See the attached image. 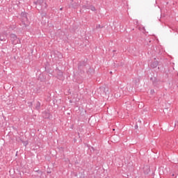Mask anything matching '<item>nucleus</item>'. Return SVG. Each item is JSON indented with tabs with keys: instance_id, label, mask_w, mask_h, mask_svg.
<instances>
[{
	"instance_id": "f257e3e1",
	"label": "nucleus",
	"mask_w": 178,
	"mask_h": 178,
	"mask_svg": "<svg viewBox=\"0 0 178 178\" xmlns=\"http://www.w3.org/2000/svg\"><path fill=\"white\" fill-rule=\"evenodd\" d=\"M10 40L13 45H17V44H20L21 42L20 39L15 33L10 34Z\"/></svg>"
},
{
	"instance_id": "f03ea898",
	"label": "nucleus",
	"mask_w": 178,
	"mask_h": 178,
	"mask_svg": "<svg viewBox=\"0 0 178 178\" xmlns=\"http://www.w3.org/2000/svg\"><path fill=\"white\" fill-rule=\"evenodd\" d=\"M21 19H22V24L24 26V27H27V26H29V18L27 17V13L22 12Z\"/></svg>"
},
{
	"instance_id": "7ed1b4c3",
	"label": "nucleus",
	"mask_w": 178,
	"mask_h": 178,
	"mask_svg": "<svg viewBox=\"0 0 178 178\" xmlns=\"http://www.w3.org/2000/svg\"><path fill=\"white\" fill-rule=\"evenodd\" d=\"M84 66H86V63L79 62V64H78V69L79 70H83L84 69Z\"/></svg>"
},
{
	"instance_id": "20e7f679",
	"label": "nucleus",
	"mask_w": 178,
	"mask_h": 178,
	"mask_svg": "<svg viewBox=\"0 0 178 178\" xmlns=\"http://www.w3.org/2000/svg\"><path fill=\"white\" fill-rule=\"evenodd\" d=\"M57 76H58L59 79H62V77H63V72L58 70L57 72Z\"/></svg>"
},
{
	"instance_id": "39448f33",
	"label": "nucleus",
	"mask_w": 178,
	"mask_h": 178,
	"mask_svg": "<svg viewBox=\"0 0 178 178\" xmlns=\"http://www.w3.org/2000/svg\"><path fill=\"white\" fill-rule=\"evenodd\" d=\"M41 109V103L40 102H38L35 106V110L40 111Z\"/></svg>"
},
{
	"instance_id": "423d86ee",
	"label": "nucleus",
	"mask_w": 178,
	"mask_h": 178,
	"mask_svg": "<svg viewBox=\"0 0 178 178\" xmlns=\"http://www.w3.org/2000/svg\"><path fill=\"white\" fill-rule=\"evenodd\" d=\"M156 66H158V62L154 61L151 63V67H152L153 69H155V67H156Z\"/></svg>"
},
{
	"instance_id": "0eeeda50",
	"label": "nucleus",
	"mask_w": 178,
	"mask_h": 178,
	"mask_svg": "<svg viewBox=\"0 0 178 178\" xmlns=\"http://www.w3.org/2000/svg\"><path fill=\"white\" fill-rule=\"evenodd\" d=\"M43 114H44V119H49V113L48 111H44Z\"/></svg>"
},
{
	"instance_id": "6e6552de",
	"label": "nucleus",
	"mask_w": 178,
	"mask_h": 178,
	"mask_svg": "<svg viewBox=\"0 0 178 178\" xmlns=\"http://www.w3.org/2000/svg\"><path fill=\"white\" fill-rule=\"evenodd\" d=\"M37 3L41 6H42V3H44V0H37Z\"/></svg>"
},
{
	"instance_id": "1a4fd4ad",
	"label": "nucleus",
	"mask_w": 178,
	"mask_h": 178,
	"mask_svg": "<svg viewBox=\"0 0 178 178\" xmlns=\"http://www.w3.org/2000/svg\"><path fill=\"white\" fill-rule=\"evenodd\" d=\"M89 9H90V10H92V12H95L96 10L95 7L94 6H90L89 7Z\"/></svg>"
},
{
	"instance_id": "9d476101",
	"label": "nucleus",
	"mask_w": 178,
	"mask_h": 178,
	"mask_svg": "<svg viewBox=\"0 0 178 178\" xmlns=\"http://www.w3.org/2000/svg\"><path fill=\"white\" fill-rule=\"evenodd\" d=\"M5 37L3 35H0V41H6Z\"/></svg>"
},
{
	"instance_id": "9b49d317",
	"label": "nucleus",
	"mask_w": 178,
	"mask_h": 178,
	"mask_svg": "<svg viewBox=\"0 0 178 178\" xmlns=\"http://www.w3.org/2000/svg\"><path fill=\"white\" fill-rule=\"evenodd\" d=\"M102 27H104V26H101L100 24H97V25L96 26V29H102Z\"/></svg>"
},
{
	"instance_id": "f8f14e48",
	"label": "nucleus",
	"mask_w": 178,
	"mask_h": 178,
	"mask_svg": "<svg viewBox=\"0 0 178 178\" xmlns=\"http://www.w3.org/2000/svg\"><path fill=\"white\" fill-rule=\"evenodd\" d=\"M58 56L60 58V59H62V58H63V56H62V54L58 53Z\"/></svg>"
},
{
	"instance_id": "ddd939ff",
	"label": "nucleus",
	"mask_w": 178,
	"mask_h": 178,
	"mask_svg": "<svg viewBox=\"0 0 178 178\" xmlns=\"http://www.w3.org/2000/svg\"><path fill=\"white\" fill-rule=\"evenodd\" d=\"M148 173H149V169H147V171L145 172V175H148Z\"/></svg>"
},
{
	"instance_id": "4468645a",
	"label": "nucleus",
	"mask_w": 178,
	"mask_h": 178,
	"mask_svg": "<svg viewBox=\"0 0 178 178\" xmlns=\"http://www.w3.org/2000/svg\"><path fill=\"white\" fill-rule=\"evenodd\" d=\"M150 92H151V94H154V92H155V90H150Z\"/></svg>"
},
{
	"instance_id": "2eb2a0df",
	"label": "nucleus",
	"mask_w": 178,
	"mask_h": 178,
	"mask_svg": "<svg viewBox=\"0 0 178 178\" xmlns=\"http://www.w3.org/2000/svg\"><path fill=\"white\" fill-rule=\"evenodd\" d=\"M134 127L136 129H138V125L136 124Z\"/></svg>"
},
{
	"instance_id": "dca6fc26",
	"label": "nucleus",
	"mask_w": 178,
	"mask_h": 178,
	"mask_svg": "<svg viewBox=\"0 0 178 178\" xmlns=\"http://www.w3.org/2000/svg\"><path fill=\"white\" fill-rule=\"evenodd\" d=\"M71 6H72V8H75L76 7V5H72Z\"/></svg>"
},
{
	"instance_id": "f3484780",
	"label": "nucleus",
	"mask_w": 178,
	"mask_h": 178,
	"mask_svg": "<svg viewBox=\"0 0 178 178\" xmlns=\"http://www.w3.org/2000/svg\"><path fill=\"white\" fill-rule=\"evenodd\" d=\"M35 5H38V3H37V1L34 2Z\"/></svg>"
},
{
	"instance_id": "a211bd4d",
	"label": "nucleus",
	"mask_w": 178,
	"mask_h": 178,
	"mask_svg": "<svg viewBox=\"0 0 178 178\" xmlns=\"http://www.w3.org/2000/svg\"><path fill=\"white\" fill-rule=\"evenodd\" d=\"M115 97H119V95L115 94Z\"/></svg>"
},
{
	"instance_id": "6ab92c4d",
	"label": "nucleus",
	"mask_w": 178,
	"mask_h": 178,
	"mask_svg": "<svg viewBox=\"0 0 178 178\" xmlns=\"http://www.w3.org/2000/svg\"><path fill=\"white\" fill-rule=\"evenodd\" d=\"M44 8H47V3H44Z\"/></svg>"
},
{
	"instance_id": "aec40b11",
	"label": "nucleus",
	"mask_w": 178,
	"mask_h": 178,
	"mask_svg": "<svg viewBox=\"0 0 178 178\" xmlns=\"http://www.w3.org/2000/svg\"><path fill=\"white\" fill-rule=\"evenodd\" d=\"M177 123V122H175V126H176V124Z\"/></svg>"
},
{
	"instance_id": "412c9836",
	"label": "nucleus",
	"mask_w": 178,
	"mask_h": 178,
	"mask_svg": "<svg viewBox=\"0 0 178 178\" xmlns=\"http://www.w3.org/2000/svg\"><path fill=\"white\" fill-rule=\"evenodd\" d=\"M113 52H116V50H113Z\"/></svg>"
},
{
	"instance_id": "4be33fe9",
	"label": "nucleus",
	"mask_w": 178,
	"mask_h": 178,
	"mask_svg": "<svg viewBox=\"0 0 178 178\" xmlns=\"http://www.w3.org/2000/svg\"><path fill=\"white\" fill-rule=\"evenodd\" d=\"M36 172H40V170H36Z\"/></svg>"
},
{
	"instance_id": "5701e85b",
	"label": "nucleus",
	"mask_w": 178,
	"mask_h": 178,
	"mask_svg": "<svg viewBox=\"0 0 178 178\" xmlns=\"http://www.w3.org/2000/svg\"><path fill=\"white\" fill-rule=\"evenodd\" d=\"M78 136H80V134L78 133Z\"/></svg>"
},
{
	"instance_id": "b1692460",
	"label": "nucleus",
	"mask_w": 178,
	"mask_h": 178,
	"mask_svg": "<svg viewBox=\"0 0 178 178\" xmlns=\"http://www.w3.org/2000/svg\"><path fill=\"white\" fill-rule=\"evenodd\" d=\"M172 176H175V174H172Z\"/></svg>"
},
{
	"instance_id": "393cba45",
	"label": "nucleus",
	"mask_w": 178,
	"mask_h": 178,
	"mask_svg": "<svg viewBox=\"0 0 178 178\" xmlns=\"http://www.w3.org/2000/svg\"><path fill=\"white\" fill-rule=\"evenodd\" d=\"M110 73L112 74V72H111Z\"/></svg>"
}]
</instances>
